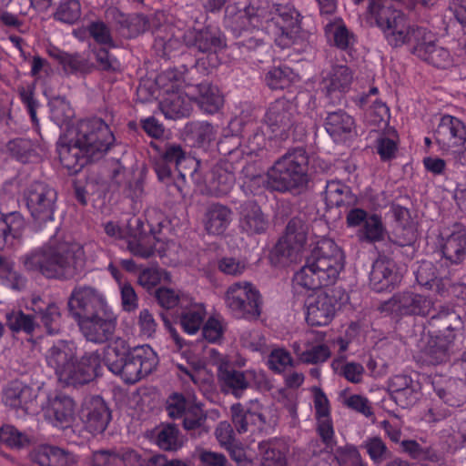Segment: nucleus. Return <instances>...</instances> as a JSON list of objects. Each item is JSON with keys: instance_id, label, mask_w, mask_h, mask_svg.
Returning a JSON list of instances; mask_svg holds the SVG:
<instances>
[{"instance_id": "nucleus-1", "label": "nucleus", "mask_w": 466, "mask_h": 466, "mask_svg": "<svg viewBox=\"0 0 466 466\" xmlns=\"http://www.w3.org/2000/svg\"><path fill=\"white\" fill-rule=\"evenodd\" d=\"M303 255L306 263L294 275L293 289L298 295H308L307 322L311 326H325L335 315L336 303L320 288L335 283L344 268L345 256L324 235H282L269 252V261L275 267H283Z\"/></svg>"}, {"instance_id": "nucleus-2", "label": "nucleus", "mask_w": 466, "mask_h": 466, "mask_svg": "<svg viewBox=\"0 0 466 466\" xmlns=\"http://www.w3.org/2000/svg\"><path fill=\"white\" fill-rule=\"evenodd\" d=\"M46 362L66 385H81L98 374L102 362L108 370L127 383H135L151 373L158 364V357L149 345L129 350L127 341L117 338L103 351L86 353L76 360V347L73 342L60 340L45 354Z\"/></svg>"}, {"instance_id": "nucleus-3", "label": "nucleus", "mask_w": 466, "mask_h": 466, "mask_svg": "<svg viewBox=\"0 0 466 466\" xmlns=\"http://www.w3.org/2000/svg\"><path fill=\"white\" fill-rule=\"evenodd\" d=\"M369 20L378 25L391 46L408 44L413 46L415 56L436 67L445 68L451 65L450 52L436 46L431 32L425 28L410 26L401 11L384 8L374 2L369 8Z\"/></svg>"}, {"instance_id": "nucleus-4", "label": "nucleus", "mask_w": 466, "mask_h": 466, "mask_svg": "<svg viewBox=\"0 0 466 466\" xmlns=\"http://www.w3.org/2000/svg\"><path fill=\"white\" fill-rule=\"evenodd\" d=\"M83 248L73 243L71 235H55L49 243L26 255L25 268L47 278L71 276L84 265Z\"/></svg>"}, {"instance_id": "nucleus-5", "label": "nucleus", "mask_w": 466, "mask_h": 466, "mask_svg": "<svg viewBox=\"0 0 466 466\" xmlns=\"http://www.w3.org/2000/svg\"><path fill=\"white\" fill-rule=\"evenodd\" d=\"M309 157L302 147L289 150L268 168V189L278 192L301 190L309 180Z\"/></svg>"}, {"instance_id": "nucleus-6", "label": "nucleus", "mask_w": 466, "mask_h": 466, "mask_svg": "<svg viewBox=\"0 0 466 466\" xmlns=\"http://www.w3.org/2000/svg\"><path fill=\"white\" fill-rule=\"evenodd\" d=\"M207 354L208 363L218 368V380L224 391L231 392L239 398L242 391L251 384L260 390L269 387L267 376L262 370L237 371L231 370L232 366L243 367L245 365L244 359L239 358L233 361L228 355L223 356L215 349H208Z\"/></svg>"}, {"instance_id": "nucleus-7", "label": "nucleus", "mask_w": 466, "mask_h": 466, "mask_svg": "<svg viewBox=\"0 0 466 466\" xmlns=\"http://www.w3.org/2000/svg\"><path fill=\"white\" fill-rule=\"evenodd\" d=\"M28 309L34 312V317L21 310H13L6 314V322L12 330L30 334L39 327L35 319L41 320L47 333L55 334L59 330L61 315L57 305L46 304L41 299L36 298L31 301Z\"/></svg>"}, {"instance_id": "nucleus-8", "label": "nucleus", "mask_w": 466, "mask_h": 466, "mask_svg": "<svg viewBox=\"0 0 466 466\" xmlns=\"http://www.w3.org/2000/svg\"><path fill=\"white\" fill-rule=\"evenodd\" d=\"M75 138L93 160L101 158L115 140L108 125L99 117L79 121Z\"/></svg>"}, {"instance_id": "nucleus-9", "label": "nucleus", "mask_w": 466, "mask_h": 466, "mask_svg": "<svg viewBox=\"0 0 466 466\" xmlns=\"http://www.w3.org/2000/svg\"><path fill=\"white\" fill-rule=\"evenodd\" d=\"M224 302L238 319H255L261 314L260 292L249 281H237L229 285L224 294Z\"/></svg>"}, {"instance_id": "nucleus-10", "label": "nucleus", "mask_w": 466, "mask_h": 466, "mask_svg": "<svg viewBox=\"0 0 466 466\" xmlns=\"http://www.w3.org/2000/svg\"><path fill=\"white\" fill-rule=\"evenodd\" d=\"M232 420L238 432L261 431L276 422V414L270 406L251 400L247 410L240 404L231 407Z\"/></svg>"}, {"instance_id": "nucleus-11", "label": "nucleus", "mask_w": 466, "mask_h": 466, "mask_svg": "<svg viewBox=\"0 0 466 466\" xmlns=\"http://www.w3.org/2000/svg\"><path fill=\"white\" fill-rule=\"evenodd\" d=\"M165 326L170 332L178 350L181 351V356L187 360V363L192 368L190 371L183 365H177L178 370L181 371L179 376L182 379H184V376L188 377L195 384L205 390H211L215 379L214 374L208 369L207 364L198 359V355L195 353V350H191L189 345L182 343L177 332L172 328L168 320H165Z\"/></svg>"}, {"instance_id": "nucleus-12", "label": "nucleus", "mask_w": 466, "mask_h": 466, "mask_svg": "<svg viewBox=\"0 0 466 466\" xmlns=\"http://www.w3.org/2000/svg\"><path fill=\"white\" fill-rule=\"evenodd\" d=\"M272 21L277 26L275 43L288 48L297 43L300 34V15L291 5H277Z\"/></svg>"}, {"instance_id": "nucleus-13", "label": "nucleus", "mask_w": 466, "mask_h": 466, "mask_svg": "<svg viewBox=\"0 0 466 466\" xmlns=\"http://www.w3.org/2000/svg\"><path fill=\"white\" fill-rule=\"evenodd\" d=\"M433 301L410 290L399 292L381 305V311L393 316H427Z\"/></svg>"}, {"instance_id": "nucleus-14", "label": "nucleus", "mask_w": 466, "mask_h": 466, "mask_svg": "<svg viewBox=\"0 0 466 466\" xmlns=\"http://www.w3.org/2000/svg\"><path fill=\"white\" fill-rule=\"evenodd\" d=\"M25 198L31 215L43 221L53 219L56 192L42 182H35L27 188Z\"/></svg>"}, {"instance_id": "nucleus-15", "label": "nucleus", "mask_w": 466, "mask_h": 466, "mask_svg": "<svg viewBox=\"0 0 466 466\" xmlns=\"http://www.w3.org/2000/svg\"><path fill=\"white\" fill-rule=\"evenodd\" d=\"M107 306L105 297L90 287L75 288L68 299L69 312L76 321Z\"/></svg>"}, {"instance_id": "nucleus-16", "label": "nucleus", "mask_w": 466, "mask_h": 466, "mask_svg": "<svg viewBox=\"0 0 466 466\" xmlns=\"http://www.w3.org/2000/svg\"><path fill=\"white\" fill-rule=\"evenodd\" d=\"M116 320V316L107 306L77 322L87 340L102 343L107 340L115 330Z\"/></svg>"}, {"instance_id": "nucleus-17", "label": "nucleus", "mask_w": 466, "mask_h": 466, "mask_svg": "<svg viewBox=\"0 0 466 466\" xmlns=\"http://www.w3.org/2000/svg\"><path fill=\"white\" fill-rule=\"evenodd\" d=\"M167 411L173 419L183 418L186 430H193L201 424L203 410L194 396L187 398L179 393H173L167 400Z\"/></svg>"}, {"instance_id": "nucleus-18", "label": "nucleus", "mask_w": 466, "mask_h": 466, "mask_svg": "<svg viewBox=\"0 0 466 466\" xmlns=\"http://www.w3.org/2000/svg\"><path fill=\"white\" fill-rule=\"evenodd\" d=\"M461 336V329L459 326L448 329V333L442 337H432L430 334H423L419 348L420 349V359L431 365H436L448 359V346Z\"/></svg>"}, {"instance_id": "nucleus-19", "label": "nucleus", "mask_w": 466, "mask_h": 466, "mask_svg": "<svg viewBox=\"0 0 466 466\" xmlns=\"http://www.w3.org/2000/svg\"><path fill=\"white\" fill-rule=\"evenodd\" d=\"M296 108L294 105L279 98L271 103L264 116V123L274 137L283 138L295 123Z\"/></svg>"}, {"instance_id": "nucleus-20", "label": "nucleus", "mask_w": 466, "mask_h": 466, "mask_svg": "<svg viewBox=\"0 0 466 466\" xmlns=\"http://www.w3.org/2000/svg\"><path fill=\"white\" fill-rule=\"evenodd\" d=\"M416 280L419 285L428 289H435L441 297L454 296L464 299L466 285L451 284L449 279H438L434 265L430 261H422L416 272Z\"/></svg>"}, {"instance_id": "nucleus-21", "label": "nucleus", "mask_w": 466, "mask_h": 466, "mask_svg": "<svg viewBox=\"0 0 466 466\" xmlns=\"http://www.w3.org/2000/svg\"><path fill=\"white\" fill-rule=\"evenodd\" d=\"M43 416L56 428L68 427L75 419L76 405L74 400L64 394L50 395L42 405Z\"/></svg>"}, {"instance_id": "nucleus-22", "label": "nucleus", "mask_w": 466, "mask_h": 466, "mask_svg": "<svg viewBox=\"0 0 466 466\" xmlns=\"http://www.w3.org/2000/svg\"><path fill=\"white\" fill-rule=\"evenodd\" d=\"M292 349L297 358L308 364L324 362L330 356V350L324 344V336L320 332L305 333L302 339L293 343Z\"/></svg>"}, {"instance_id": "nucleus-23", "label": "nucleus", "mask_w": 466, "mask_h": 466, "mask_svg": "<svg viewBox=\"0 0 466 466\" xmlns=\"http://www.w3.org/2000/svg\"><path fill=\"white\" fill-rule=\"evenodd\" d=\"M187 46L201 53L215 55L226 46V38L219 28L206 26L203 29H189L183 35Z\"/></svg>"}, {"instance_id": "nucleus-24", "label": "nucleus", "mask_w": 466, "mask_h": 466, "mask_svg": "<svg viewBox=\"0 0 466 466\" xmlns=\"http://www.w3.org/2000/svg\"><path fill=\"white\" fill-rule=\"evenodd\" d=\"M388 388L393 394L395 401L402 408L414 405L421 396V386L418 380V374H397L392 376L388 383Z\"/></svg>"}, {"instance_id": "nucleus-25", "label": "nucleus", "mask_w": 466, "mask_h": 466, "mask_svg": "<svg viewBox=\"0 0 466 466\" xmlns=\"http://www.w3.org/2000/svg\"><path fill=\"white\" fill-rule=\"evenodd\" d=\"M435 140L445 151L463 146L466 143V127L457 117L443 116L435 131Z\"/></svg>"}, {"instance_id": "nucleus-26", "label": "nucleus", "mask_w": 466, "mask_h": 466, "mask_svg": "<svg viewBox=\"0 0 466 466\" xmlns=\"http://www.w3.org/2000/svg\"><path fill=\"white\" fill-rule=\"evenodd\" d=\"M352 81L351 69L345 65H336L323 76L320 85L322 91L334 102L350 90Z\"/></svg>"}, {"instance_id": "nucleus-27", "label": "nucleus", "mask_w": 466, "mask_h": 466, "mask_svg": "<svg viewBox=\"0 0 466 466\" xmlns=\"http://www.w3.org/2000/svg\"><path fill=\"white\" fill-rule=\"evenodd\" d=\"M127 243L129 251L142 258L151 256L155 251L164 258L167 255V250L171 248H176L174 243L166 242L164 239L157 238L156 235H126Z\"/></svg>"}, {"instance_id": "nucleus-28", "label": "nucleus", "mask_w": 466, "mask_h": 466, "mask_svg": "<svg viewBox=\"0 0 466 466\" xmlns=\"http://www.w3.org/2000/svg\"><path fill=\"white\" fill-rule=\"evenodd\" d=\"M59 160L63 167L70 173H77L85 165L91 161V157L84 152L82 146H78L74 137L68 140L66 137H60L56 146Z\"/></svg>"}, {"instance_id": "nucleus-29", "label": "nucleus", "mask_w": 466, "mask_h": 466, "mask_svg": "<svg viewBox=\"0 0 466 466\" xmlns=\"http://www.w3.org/2000/svg\"><path fill=\"white\" fill-rule=\"evenodd\" d=\"M402 274L390 259L379 258L372 267L370 280L372 289L378 292L390 289L399 284Z\"/></svg>"}, {"instance_id": "nucleus-30", "label": "nucleus", "mask_w": 466, "mask_h": 466, "mask_svg": "<svg viewBox=\"0 0 466 466\" xmlns=\"http://www.w3.org/2000/svg\"><path fill=\"white\" fill-rule=\"evenodd\" d=\"M324 127L331 138L337 142H344L356 133L354 118L344 110L328 112L324 120Z\"/></svg>"}, {"instance_id": "nucleus-31", "label": "nucleus", "mask_w": 466, "mask_h": 466, "mask_svg": "<svg viewBox=\"0 0 466 466\" xmlns=\"http://www.w3.org/2000/svg\"><path fill=\"white\" fill-rule=\"evenodd\" d=\"M82 419L86 430L96 434L106 430L110 414L105 401L99 397H94L85 403Z\"/></svg>"}, {"instance_id": "nucleus-32", "label": "nucleus", "mask_w": 466, "mask_h": 466, "mask_svg": "<svg viewBox=\"0 0 466 466\" xmlns=\"http://www.w3.org/2000/svg\"><path fill=\"white\" fill-rule=\"evenodd\" d=\"M30 457L33 466H76L73 454L46 444L35 448Z\"/></svg>"}, {"instance_id": "nucleus-33", "label": "nucleus", "mask_w": 466, "mask_h": 466, "mask_svg": "<svg viewBox=\"0 0 466 466\" xmlns=\"http://www.w3.org/2000/svg\"><path fill=\"white\" fill-rule=\"evenodd\" d=\"M314 409L318 421V431L322 440L330 444L334 435L332 420L329 414V404L327 396L319 388L312 389Z\"/></svg>"}, {"instance_id": "nucleus-34", "label": "nucleus", "mask_w": 466, "mask_h": 466, "mask_svg": "<svg viewBox=\"0 0 466 466\" xmlns=\"http://www.w3.org/2000/svg\"><path fill=\"white\" fill-rule=\"evenodd\" d=\"M206 315L207 310L205 305L203 303L195 302L189 299L188 301L181 307L179 324L186 333L194 335L202 327Z\"/></svg>"}, {"instance_id": "nucleus-35", "label": "nucleus", "mask_w": 466, "mask_h": 466, "mask_svg": "<svg viewBox=\"0 0 466 466\" xmlns=\"http://www.w3.org/2000/svg\"><path fill=\"white\" fill-rule=\"evenodd\" d=\"M431 384L439 398L449 406H460L466 398L464 390H461L460 392H455L458 386L462 384L461 380L435 376Z\"/></svg>"}, {"instance_id": "nucleus-36", "label": "nucleus", "mask_w": 466, "mask_h": 466, "mask_svg": "<svg viewBox=\"0 0 466 466\" xmlns=\"http://www.w3.org/2000/svg\"><path fill=\"white\" fill-rule=\"evenodd\" d=\"M268 220L255 202L248 201L243 206L240 228L247 233H263L268 229Z\"/></svg>"}, {"instance_id": "nucleus-37", "label": "nucleus", "mask_w": 466, "mask_h": 466, "mask_svg": "<svg viewBox=\"0 0 466 466\" xmlns=\"http://www.w3.org/2000/svg\"><path fill=\"white\" fill-rule=\"evenodd\" d=\"M198 96L195 100L202 110L208 114L216 113L222 106L224 99L218 88L208 82L196 86Z\"/></svg>"}, {"instance_id": "nucleus-38", "label": "nucleus", "mask_w": 466, "mask_h": 466, "mask_svg": "<svg viewBox=\"0 0 466 466\" xmlns=\"http://www.w3.org/2000/svg\"><path fill=\"white\" fill-rule=\"evenodd\" d=\"M232 220V211L218 203L211 204L205 214V228L208 233L223 232Z\"/></svg>"}, {"instance_id": "nucleus-39", "label": "nucleus", "mask_w": 466, "mask_h": 466, "mask_svg": "<svg viewBox=\"0 0 466 466\" xmlns=\"http://www.w3.org/2000/svg\"><path fill=\"white\" fill-rule=\"evenodd\" d=\"M324 199L328 208L350 206L355 202L350 188L339 181H329L326 185Z\"/></svg>"}, {"instance_id": "nucleus-40", "label": "nucleus", "mask_w": 466, "mask_h": 466, "mask_svg": "<svg viewBox=\"0 0 466 466\" xmlns=\"http://www.w3.org/2000/svg\"><path fill=\"white\" fill-rule=\"evenodd\" d=\"M347 223L350 227L364 226L365 233H381L383 229L381 217L377 214L368 215L362 208L350 209Z\"/></svg>"}, {"instance_id": "nucleus-41", "label": "nucleus", "mask_w": 466, "mask_h": 466, "mask_svg": "<svg viewBox=\"0 0 466 466\" xmlns=\"http://www.w3.org/2000/svg\"><path fill=\"white\" fill-rule=\"evenodd\" d=\"M156 444L165 451H177L183 445L178 430L173 425H161L154 431Z\"/></svg>"}, {"instance_id": "nucleus-42", "label": "nucleus", "mask_w": 466, "mask_h": 466, "mask_svg": "<svg viewBox=\"0 0 466 466\" xmlns=\"http://www.w3.org/2000/svg\"><path fill=\"white\" fill-rule=\"evenodd\" d=\"M325 33L329 40L342 50L350 48L355 42L354 35L341 22L328 24L325 27Z\"/></svg>"}, {"instance_id": "nucleus-43", "label": "nucleus", "mask_w": 466, "mask_h": 466, "mask_svg": "<svg viewBox=\"0 0 466 466\" xmlns=\"http://www.w3.org/2000/svg\"><path fill=\"white\" fill-rule=\"evenodd\" d=\"M82 15L79 0H60L53 14L54 19L64 24L74 25Z\"/></svg>"}, {"instance_id": "nucleus-44", "label": "nucleus", "mask_w": 466, "mask_h": 466, "mask_svg": "<svg viewBox=\"0 0 466 466\" xmlns=\"http://www.w3.org/2000/svg\"><path fill=\"white\" fill-rule=\"evenodd\" d=\"M442 255L452 263H457L463 258L466 239L464 235H447L446 238H441Z\"/></svg>"}, {"instance_id": "nucleus-45", "label": "nucleus", "mask_w": 466, "mask_h": 466, "mask_svg": "<svg viewBox=\"0 0 466 466\" xmlns=\"http://www.w3.org/2000/svg\"><path fill=\"white\" fill-rule=\"evenodd\" d=\"M189 138L195 146L206 147L216 138L217 130L208 122H195L187 127Z\"/></svg>"}, {"instance_id": "nucleus-46", "label": "nucleus", "mask_w": 466, "mask_h": 466, "mask_svg": "<svg viewBox=\"0 0 466 466\" xmlns=\"http://www.w3.org/2000/svg\"><path fill=\"white\" fill-rule=\"evenodd\" d=\"M296 79L297 75L289 66L274 67L269 70L265 76V81L271 89H284L289 87Z\"/></svg>"}, {"instance_id": "nucleus-47", "label": "nucleus", "mask_w": 466, "mask_h": 466, "mask_svg": "<svg viewBox=\"0 0 466 466\" xmlns=\"http://www.w3.org/2000/svg\"><path fill=\"white\" fill-rule=\"evenodd\" d=\"M108 269L118 283L123 309L126 311L135 310L138 306V299L135 289L130 284L122 282L119 271L112 263L109 264Z\"/></svg>"}, {"instance_id": "nucleus-48", "label": "nucleus", "mask_w": 466, "mask_h": 466, "mask_svg": "<svg viewBox=\"0 0 466 466\" xmlns=\"http://www.w3.org/2000/svg\"><path fill=\"white\" fill-rule=\"evenodd\" d=\"M162 113L167 118L177 119L188 115L189 108L184 98L178 94H172L160 103Z\"/></svg>"}, {"instance_id": "nucleus-49", "label": "nucleus", "mask_w": 466, "mask_h": 466, "mask_svg": "<svg viewBox=\"0 0 466 466\" xmlns=\"http://www.w3.org/2000/svg\"><path fill=\"white\" fill-rule=\"evenodd\" d=\"M56 59L63 66L67 73L88 72L91 68L90 63L86 57L80 54H68L58 51L56 55Z\"/></svg>"}, {"instance_id": "nucleus-50", "label": "nucleus", "mask_w": 466, "mask_h": 466, "mask_svg": "<svg viewBox=\"0 0 466 466\" xmlns=\"http://www.w3.org/2000/svg\"><path fill=\"white\" fill-rule=\"evenodd\" d=\"M266 364L270 370L282 373L293 366L294 360L289 350L281 347H275L267 357Z\"/></svg>"}, {"instance_id": "nucleus-51", "label": "nucleus", "mask_w": 466, "mask_h": 466, "mask_svg": "<svg viewBox=\"0 0 466 466\" xmlns=\"http://www.w3.org/2000/svg\"><path fill=\"white\" fill-rule=\"evenodd\" d=\"M261 466H286L285 458L279 450V442L269 441L258 445Z\"/></svg>"}, {"instance_id": "nucleus-52", "label": "nucleus", "mask_w": 466, "mask_h": 466, "mask_svg": "<svg viewBox=\"0 0 466 466\" xmlns=\"http://www.w3.org/2000/svg\"><path fill=\"white\" fill-rule=\"evenodd\" d=\"M25 228L26 222L19 212H3V210H0L1 233H18L25 230Z\"/></svg>"}, {"instance_id": "nucleus-53", "label": "nucleus", "mask_w": 466, "mask_h": 466, "mask_svg": "<svg viewBox=\"0 0 466 466\" xmlns=\"http://www.w3.org/2000/svg\"><path fill=\"white\" fill-rule=\"evenodd\" d=\"M331 367L334 371L341 373L346 380L352 383H359L362 380L364 368L360 363H344L341 359H335L331 363Z\"/></svg>"}, {"instance_id": "nucleus-54", "label": "nucleus", "mask_w": 466, "mask_h": 466, "mask_svg": "<svg viewBox=\"0 0 466 466\" xmlns=\"http://www.w3.org/2000/svg\"><path fill=\"white\" fill-rule=\"evenodd\" d=\"M212 187L220 195L229 192L235 183V176L232 172L224 169L222 167H215L212 170Z\"/></svg>"}, {"instance_id": "nucleus-55", "label": "nucleus", "mask_w": 466, "mask_h": 466, "mask_svg": "<svg viewBox=\"0 0 466 466\" xmlns=\"http://www.w3.org/2000/svg\"><path fill=\"white\" fill-rule=\"evenodd\" d=\"M156 298L159 305L166 309H172L176 306L181 308L190 299L184 293H178L167 288L158 289L156 293Z\"/></svg>"}, {"instance_id": "nucleus-56", "label": "nucleus", "mask_w": 466, "mask_h": 466, "mask_svg": "<svg viewBox=\"0 0 466 466\" xmlns=\"http://www.w3.org/2000/svg\"><path fill=\"white\" fill-rule=\"evenodd\" d=\"M160 159L166 164L174 165L177 168L182 164L183 161L190 160L184 151L182 147L175 143H167L165 145L163 150L159 153ZM194 162L193 159H191Z\"/></svg>"}, {"instance_id": "nucleus-57", "label": "nucleus", "mask_w": 466, "mask_h": 466, "mask_svg": "<svg viewBox=\"0 0 466 466\" xmlns=\"http://www.w3.org/2000/svg\"><path fill=\"white\" fill-rule=\"evenodd\" d=\"M10 154L22 162H26L35 153V146L30 139L15 138L7 144Z\"/></svg>"}, {"instance_id": "nucleus-58", "label": "nucleus", "mask_w": 466, "mask_h": 466, "mask_svg": "<svg viewBox=\"0 0 466 466\" xmlns=\"http://www.w3.org/2000/svg\"><path fill=\"white\" fill-rule=\"evenodd\" d=\"M170 274L158 268H149L142 270L138 276V283L147 289L157 286L161 280L170 281Z\"/></svg>"}, {"instance_id": "nucleus-59", "label": "nucleus", "mask_w": 466, "mask_h": 466, "mask_svg": "<svg viewBox=\"0 0 466 466\" xmlns=\"http://www.w3.org/2000/svg\"><path fill=\"white\" fill-rule=\"evenodd\" d=\"M0 441L10 447L21 448L29 442V438L13 426L5 425L0 429Z\"/></svg>"}, {"instance_id": "nucleus-60", "label": "nucleus", "mask_w": 466, "mask_h": 466, "mask_svg": "<svg viewBox=\"0 0 466 466\" xmlns=\"http://www.w3.org/2000/svg\"><path fill=\"white\" fill-rule=\"evenodd\" d=\"M74 112L70 105L65 100L54 102L51 109V118L59 127L68 125Z\"/></svg>"}, {"instance_id": "nucleus-61", "label": "nucleus", "mask_w": 466, "mask_h": 466, "mask_svg": "<svg viewBox=\"0 0 466 466\" xmlns=\"http://www.w3.org/2000/svg\"><path fill=\"white\" fill-rule=\"evenodd\" d=\"M0 278L5 280V284L13 289H20L25 286V279L17 272L13 270L11 263L3 259L0 256Z\"/></svg>"}, {"instance_id": "nucleus-62", "label": "nucleus", "mask_w": 466, "mask_h": 466, "mask_svg": "<svg viewBox=\"0 0 466 466\" xmlns=\"http://www.w3.org/2000/svg\"><path fill=\"white\" fill-rule=\"evenodd\" d=\"M90 35L100 45L115 46L109 27L101 21L92 22L88 25Z\"/></svg>"}, {"instance_id": "nucleus-63", "label": "nucleus", "mask_w": 466, "mask_h": 466, "mask_svg": "<svg viewBox=\"0 0 466 466\" xmlns=\"http://www.w3.org/2000/svg\"><path fill=\"white\" fill-rule=\"evenodd\" d=\"M29 391L27 388H22L18 382H14L5 390V403L11 407H19L25 404V399Z\"/></svg>"}, {"instance_id": "nucleus-64", "label": "nucleus", "mask_w": 466, "mask_h": 466, "mask_svg": "<svg viewBox=\"0 0 466 466\" xmlns=\"http://www.w3.org/2000/svg\"><path fill=\"white\" fill-rule=\"evenodd\" d=\"M202 326L203 335L208 341L218 342L222 338L225 328L221 319L210 317Z\"/></svg>"}]
</instances>
